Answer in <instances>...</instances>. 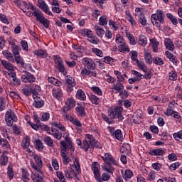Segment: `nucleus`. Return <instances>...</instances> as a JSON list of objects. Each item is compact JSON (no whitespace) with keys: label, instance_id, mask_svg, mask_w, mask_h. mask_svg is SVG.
<instances>
[{"label":"nucleus","instance_id":"58","mask_svg":"<svg viewBox=\"0 0 182 182\" xmlns=\"http://www.w3.org/2000/svg\"><path fill=\"white\" fill-rule=\"evenodd\" d=\"M81 75L83 77L89 76V75H90V70H87L86 68H82L81 70Z\"/></svg>","mask_w":182,"mask_h":182},{"label":"nucleus","instance_id":"16","mask_svg":"<svg viewBox=\"0 0 182 182\" xmlns=\"http://www.w3.org/2000/svg\"><path fill=\"white\" fill-rule=\"evenodd\" d=\"M4 58L7 59L9 62H16V58H15V55L12 54V53L9 52L8 50H4L2 52Z\"/></svg>","mask_w":182,"mask_h":182},{"label":"nucleus","instance_id":"15","mask_svg":"<svg viewBox=\"0 0 182 182\" xmlns=\"http://www.w3.org/2000/svg\"><path fill=\"white\" fill-rule=\"evenodd\" d=\"M67 92H73V87L76 86V82L73 77L67 75L66 77Z\"/></svg>","mask_w":182,"mask_h":182},{"label":"nucleus","instance_id":"50","mask_svg":"<svg viewBox=\"0 0 182 182\" xmlns=\"http://www.w3.org/2000/svg\"><path fill=\"white\" fill-rule=\"evenodd\" d=\"M21 47L23 50L28 52L29 50V47L28 46V42L25 40L21 41Z\"/></svg>","mask_w":182,"mask_h":182},{"label":"nucleus","instance_id":"19","mask_svg":"<svg viewBox=\"0 0 182 182\" xmlns=\"http://www.w3.org/2000/svg\"><path fill=\"white\" fill-rule=\"evenodd\" d=\"M166 149H152L149 151L150 156H163L166 154Z\"/></svg>","mask_w":182,"mask_h":182},{"label":"nucleus","instance_id":"26","mask_svg":"<svg viewBox=\"0 0 182 182\" xmlns=\"http://www.w3.org/2000/svg\"><path fill=\"white\" fill-rule=\"evenodd\" d=\"M139 22L142 25V26H146L147 25V19L146 18V16H144V14L141 13L139 14Z\"/></svg>","mask_w":182,"mask_h":182},{"label":"nucleus","instance_id":"5","mask_svg":"<svg viewBox=\"0 0 182 182\" xmlns=\"http://www.w3.org/2000/svg\"><path fill=\"white\" fill-rule=\"evenodd\" d=\"M151 21L156 28H160L164 23V12L162 10L156 11V14L151 15Z\"/></svg>","mask_w":182,"mask_h":182},{"label":"nucleus","instance_id":"14","mask_svg":"<svg viewBox=\"0 0 182 182\" xmlns=\"http://www.w3.org/2000/svg\"><path fill=\"white\" fill-rule=\"evenodd\" d=\"M82 64L90 70H95V69L96 68V63H95V61H93V60L89 58H84L82 59Z\"/></svg>","mask_w":182,"mask_h":182},{"label":"nucleus","instance_id":"31","mask_svg":"<svg viewBox=\"0 0 182 182\" xmlns=\"http://www.w3.org/2000/svg\"><path fill=\"white\" fill-rule=\"evenodd\" d=\"M139 43L141 46H146L147 45V38L145 36H139Z\"/></svg>","mask_w":182,"mask_h":182},{"label":"nucleus","instance_id":"63","mask_svg":"<svg viewBox=\"0 0 182 182\" xmlns=\"http://www.w3.org/2000/svg\"><path fill=\"white\" fill-rule=\"evenodd\" d=\"M33 182H43V178L41 174L38 173V175L35 177L33 178Z\"/></svg>","mask_w":182,"mask_h":182},{"label":"nucleus","instance_id":"11","mask_svg":"<svg viewBox=\"0 0 182 182\" xmlns=\"http://www.w3.org/2000/svg\"><path fill=\"white\" fill-rule=\"evenodd\" d=\"M116 43L121 46L122 52H130V48H129V46H126V41L124 38H123V36H117L116 37Z\"/></svg>","mask_w":182,"mask_h":182},{"label":"nucleus","instance_id":"8","mask_svg":"<svg viewBox=\"0 0 182 182\" xmlns=\"http://www.w3.org/2000/svg\"><path fill=\"white\" fill-rule=\"evenodd\" d=\"M35 163H31V166L33 170L38 171L40 174H42V167L43 166L42 163V158L39 156V155L34 156Z\"/></svg>","mask_w":182,"mask_h":182},{"label":"nucleus","instance_id":"54","mask_svg":"<svg viewBox=\"0 0 182 182\" xmlns=\"http://www.w3.org/2000/svg\"><path fill=\"white\" fill-rule=\"evenodd\" d=\"M100 25L102 26L107 25V18H106V16H102L100 18Z\"/></svg>","mask_w":182,"mask_h":182},{"label":"nucleus","instance_id":"24","mask_svg":"<svg viewBox=\"0 0 182 182\" xmlns=\"http://www.w3.org/2000/svg\"><path fill=\"white\" fill-rule=\"evenodd\" d=\"M51 132L52 136H53V137L57 140H60V139H62V132H59V130L54 127H51Z\"/></svg>","mask_w":182,"mask_h":182},{"label":"nucleus","instance_id":"3","mask_svg":"<svg viewBox=\"0 0 182 182\" xmlns=\"http://www.w3.org/2000/svg\"><path fill=\"white\" fill-rule=\"evenodd\" d=\"M100 165L97 162H93L92 164V170L94 173V177L97 182L109 181L110 175L107 173H104L100 178Z\"/></svg>","mask_w":182,"mask_h":182},{"label":"nucleus","instance_id":"37","mask_svg":"<svg viewBox=\"0 0 182 182\" xmlns=\"http://www.w3.org/2000/svg\"><path fill=\"white\" fill-rule=\"evenodd\" d=\"M61 157H63L64 164L65 166H68V164H69V163L70 162V159L69 158V156H68L66 153L61 152Z\"/></svg>","mask_w":182,"mask_h":182},{"label":"nucleus","instance_id":"41","mask_svg":"<svg viewBox=\"0 0 182 182\" xmlns=\"http://www.w3.org/2000/svg\"><path fill=\"white\" fill-rule=\"evenodd\" d=\"M114 75L117 76V82H124V77H123V75H122V73L119 71L115 70Z\"/></svg>","mask_w":182,"mask_h":182},{"label":"nucleus","instance_id":"27","mask_svg":"<svg viewBox=\"0 0 182 182\" xmlns=\"http://www.w3.org/2000/svg\"><path fill=\"white\" fill-rule=\"evenodd\" d=\"M150 42L153 48V51L155 53L157 52L159 50V41H157V40H156L155 38H151L150 39Z\"/></svg>","mask_w":182,"mask_h":182},{"label":"nucleus","instance_id":"32","mask_svg":"<svg viewBox=\"0 0 182 182\" xmlns=\"http://www.w3.org/2000/svg\"><path fill=\"white\" fill-rule=\"evenodd\" d=\"M136 64L138 68L141 70H143L145 73H147V66H146V64H144V62L138 60V62H136Z\"/></svg>","mask_w":182,"mask_h":182},{"label":"nucleus","instance_id":"38","mask_svg":"<svg viewBox=\"0 0 182 182\" xmlns=\"http://www.w3.org/2000/svg\"><path fill=\"white\" fill-rule=\"evenodd\" d=\"M34 55H36V56H39V58H46V52H45L43 50H38L34 51Z\"/></svg>","mask_w":182,"mask_h":182},{"label":"nucleus","instance_id":"21","mask_svg":"<svg viewBox=\"0 0 182 182\" xmlns=\"http://www.w3.org/2000/svg\"><path fill=\"white\" fill-rule=\"evenodd\" d=\"M164 43L166 49L171 51L174 50V44L173 43V41L170 38H165Z\"/></svg>","mask_w":182,"mask_h":182},{"label":"nucleus","instance_id":"56","mask_svg":"<svg viewBox=\"0 0 182 182\" xmlns=\"http://www.w3.org/2000/svg\"><path fill=\"white\" fill-rule=\"evenodd\" d=\"M133 177V172L130 169L125 171V174L124 175V178H131Z\"/></svg>","mask_w":182,"mask_h":182},{"label":"nucleus","instance_id":"29","mask_svg":"<svg viewBox=\"0 0 182 182\" xmlns=\"http://www.w3.org/2000/svg\"><path fill=\"white\" fill-rule=\"evenodd\" d=\"M43 141L48 147H53V139L49 136H46L43 139Z\"/></svg>","mask_w":182,"mask_h":182},{"label":"nucleus","instance_id":"57","mask_svg":"<svg viewBox=\"0 0 182 182\" xmlns=\"http://www.w3.org/2000/svg\"><path fill=\"white\" fill-rule=\"evenodd\" d=\"M77 112L80 116H86V112H85V108L83 107H77Z\"/></svg>","mask_w":182,"mask_h":182},{"label":"nucleus","instance_id":"45","mask_svg":"<svg viewBox=\"0 0 182 182\" xmlns=\"http://www.w3.org/2000/svg\"><path fill=\"white\" fill-rule=\"evenodd\" d=\"M22 178L23 181L28 182L29 181V173L26 170L22 171Z\"/></svg>","mask_w":182,"mask_h":182},{"label":"nucleus","instance_id":"18","mask_svg":"<svg viewBox=\"0 0 182 182\" xmlns=\"http://www.w3.org/2000/svg\"><path fill=\"white\" fill-rule=\"evenodd\" d=\"M33 97L34 99V102L33 103V106H34V107H36L37 109H41V107H43V106L45 105V102H43V100H41V98L35 97V95H33Z\"/></svg>","mask_w":182,"mask_h":182},{"label":"nucleus","instance_id":"20","mask_svg":"<svg viewBox=\"0 0 182 182\" xmlns=\"http://www.w3.org/2000/svg\"><path fill=\"white\" fill-rule=\"evenodd\" d=\"M8 154H9V152H8V151H4L2 153L0 158V164L1 166H6V164H8Z\"/></svg>","mask_w":182,"mask_h":182},{"label":"nucleus","instance_id":"64","mask_svg":"<svg viewBox=\"0 0 182 182\" xmlns=\"http://www.w3.org/2000/svg\"><path fill=\"white\" fill-rule=\"evenodd\" d=\"M29 139H26L22 141L21 146L23 149H28L29 148Z\"/></svg>","mask_w":182,"mask_h":182},{"label":"nucleus","instance_id":"4","mask_svg":"<svg viewBox=\"0 0 182 182\" xmlns=\"http://www.w3.org/2000/svg\"><path fill=\"white\" fill-rule=\"evenodd\" d=\"M102 159L104 160L105 163H107V164L109 166V168H106V166L102 165V170H104V171H107V173H113L114 171V168L112 166V164H116V160H114V158H113L112 154L109 153H105V156H102Z\"/></svg>","mask_w":182,"mask_h":182},{"label":"nucleus","instance_id":"44","mask_svg":"<svg viewBox=\"0 0 182 182\" xmlns=\"http://www.w3.org/2000/svg\"><path fill=\"white\" fill-rule=\"evenodd\" d=\"M132 75H134V76H136V79H144V75L134 70H132L131 71Z\"/></svg>","mask_w":182,"mask_h":182},{"label":"nucleus","instance_id":"13","mask_svg":"<svg viewBox=\"0 0 182 182\" xmlns=\"http://www.w3.org/2000/svg\"><path fill=\"white\" fill-rule=\"evenodd\" d=\"M55 63L57 69H58L59 72H61V73H65V70L66 68H65V65L63 64V60L59 55L55 56Z\"/></svg>","mask_w":182,"mask_h":182},{"label":"nucleus","instance_id":"1","mask_svg":"<svg viewBox=\"0 0 182 182\" xmlns=\"http://www.w3.org/2000/svg\"><path fill=\"white\" fill-rule=\"evenodd\" d=\"M31 9H32L33 13L31 11H28L26 13L27 16H35L36 18L37 21L40 22V23H42L43 25L44 28L48 29L49 28V25L50 22L48 18H46L45 16H43V13L39 10V9H37L36 7L33 6L31 4H30Z\"/></svg>","mask_w":182,"mask_h":182},{"label":"nucleus","instance_id":"61","mask_svg":"<svg viewBox=\"0 0 182 182\" xmlns=\"http://www.w3.org/2000/svg\"><path fill=\"white\" fill-rule=\"evenodd\" d=\"M50 117V114L48 112H45L42 114L41 120L42 122H48Z\"/></svg>","mask_w":182,"mask_h":182},{"label":"nucleus","instance_id":"62","mask_svg":"<svg viewBox=\"0 0 182 182\" xmlns=\"http://www.w3.org/2000/svg\"><path fill=\"white\" fill-rule=\"evenodd\" d=\"M180 167V163L176 162L170 165L169 168L170 170H172L174 171L176 168H178Z\"/></svg>","mask_w":182,"mask_h":182},{"label":"nucleus","instance_id":"17","mask_svg":"<svg viewBox=\"0 0 182 182\" xmlns=\"http://www.w3.org/2000/svg\"><path fill=\"white\" fill-rule=\"evenodd\" d=\"M1 65L6 69V70H10L11 72H14L15 70V67L12 63L5 60H1Z\"/></svg>","mask_w":182,"mask_h":182},{"label":"nucleus","instance_id":"30","mask_svg":"<svg viewBox=\"0 0 182 182\" xmlns=\"http://www.w3.org/2000/svg\"><path fill=\"white\" fill-rule=\"evenodd\" d=\"M21 92L25 96H31V95H32V89L29 87V85H26L25 87L21 90Z\"/></svg>","mask_w":182,"mask_h":182},{"label":"nucleus","instance_id":"2","mask_svg":"<svg viewBox=\"0 0 182 182\" xmlns=\"http://www.w3.org/2000/svg\"><path fill=\"white\" fill-rule=\"evenodd\" d=\"M108 116L105 114L102 115V118L108 123V124H112L113 123V119H118L119 122H123V115H122V107H116V108H111L108 110Z\"/></svg>","mask_w":182,"mask_h":182},{"label":"nucleus","instance_id":"51","mask_svg":"<svg viewBox=\"0 0 182 182\" xmlns=\"http://www.w3.org/2000/svg\"><path fill=\"white\" fill-rule=\"evenodd\" d=\"M56 175H57V177L59 178L60 181L66 182V178H65V176L63 175V172L57 171Z\"/></svg>","mask_w":182,"mask_h":182},{"label":"nucleus","instance_id":"7","mask_svg":"<svg viewBox=\"0 0 182 182\" xmlns=\"http://www.w3.org/2000/svg\"><path fill=\"white\" fill-rule=\"evenodd\" d=\"M11 50L15 57L16 63L21 65V66H23L25 65V63L23 62V59H22V58H21V55H19L21 48H19V46H18L15 43H13L11 46Z\"/></svg>","mask_w":182,"mask_h":182},{"label":"nucleus","instance_id":"39","mask_svg":"<svg viewBox=\"0 0 182 182\" xmlns=\"http://www.w3.org/2000/svg\"><path fill=\"white\" fill-rule=\"evenodd\" d=\"M74 165L75 167V171H77L78 174L81 173L82 171L80 169V164L79 163V159L77 158L75 159Z\"/></svg>","mask_w":182,"mask_h":182},{"label":"nucleus","instance_id":"35","mask_svg":"<svg viewBox=\"0 0 182 182\" xmlns=\"http://www.w3.org/2000/svg\"><path fill=\"white\" fill-rule=\"evenodd\" d=\"M114 137L117 140L122 141L123 140V134H122V130L117 129L115 131Z\"/></svg>","mask_w":182,"mask_h":182},{"label":"nucleus","instance_id":"42","mask_svg":"<svg viewBox=\"0 0 182 182\" xmlns=\"http://www.w3.org/2000/svg\"><path fill=\"white\" fill-rule=\"evenodd\" d=\"M92 51L97 56H99L100 58H103V52L100 49L97 48H92Z\"/></svg>","mask_w":182,"mask_h":182},{"label":"nucleus","instance_id":"36","mask_svg":"<svg viewBox=\"0 0 182 182\" xmlns=\"http://www.w3.org/2000/svg\"><path fill=\"white\" fill-rule=\"evenodd\" d=\"M144 59L145 62L149 65H151V63H153V60H151V54L150 53L145 52Z\"/></svg>","mask_w":182,"mask_h":182},{"label":"nucleus","instance_id":"33","mask_svg":"<svg viewBox=\"0 0 182 182\" xmlns=\"http://www.w3.org/2000/svg\"><path fill=\"white\" fill-rule=\"evenodd\" d=\"M166 17L168 18V19H170L173 25H177V23H178L177 18H176V16H173V14L168 13L166 14Z\"/></svg>","mask_w":182,"mask_h":182},{"label":"nucleus","instance_id":"28","mask_svg":"<svg viewBox=\"0 0 182 182\" xmlns=\"http://www.w3.org/2000/svg\"><path fill=\"white\" fill-rule=\"evenodd\" d=\"M76 97L77 99H79V100H86V95L82 90H78L77 91Z\"/></svg>","mask_w":182,"mask_h":182},{"label":"nucleus","instance_id":"22","mask_svg":"<svg viewBox=\"0 0 182 182\" xmlns=\"http://www.w3.org/2000/svg\"><path fill=\"white\" fill-rule=\"evenodd\" d=\"M53 97H55V99H60L62 96H63V94L62 93V90L59 87H55L53 89Z\"/></svg>","mask_w":182,"mask_h":182},{"label":"nucleus","instance_id":"60","mask_svg":"<svg viewBox=\"0 0 182 182\" xmlns=\"http://www.w3.org/2000/svg\"><path fill=\"white\" fill-rule=\"evenodd\" d=\"M52 166L54 170H59V162L56 159H52Z\"/></svg>","mask_w":182,"mask_h":182},{"label":"nucleus","instance_id":"10","mask_svg":"<svg viewBox=\"0 0 182 182\" xmlns=\"http://www.w3.org/2000/svg\"><path fill=\"white\" fill-rule=\"evenodd\" d=\"M24 75H21V81L23 82V83H33V82H35V80H36V78L35 77V76L32 74H31V73L24 70L23 71Z\"/></svg>","mask_w":182,"mask_h":182},{"label":"nucleus","instance_id":"52","mask_svg":"<svg viewBox=\"0 0 182 182\" xmlns=\"http://www.w3.org/2000/svg\"><path fill=\"white\" fill-rule=\"evenodd\" d=\"M36 146L37 150H43V144L41 139L36 140Z\"/></svg>","mask_w":182,"mask_h":182},{"label":"nucleus","instance_id":"34","mask_svg":"<svg viewBox=\"0 0 182 182\" xmlns=\"http://www.w3.org/2000/svg\"><path fill=\"white\" fill-rule=\"evenodd\" d=\"M89 97L93 105H99L100 103V100L96 95H90Z\"/></svg>","mask_w":182,"mask_h":182},{"label":"nucleus","instance_id":"12","mask_svg":"<svg viewBox=\"0 0 182 182\" xmlns=\"http://www.w3.org/2000/svg\"><path fill=\"white\" fill-rule=\"evenodd\" d=\"M38 6L44 12L45 14H47V15H50V16H53V14L49 11V6L46 4V2L43 0H38Z\"/></svg>","mask_w":182,"mask_h":182},{"label":"nucleus","instance_id":"46","mask_svg":"<svg viewBox=\"0 0 182 182\" xmlns=\"http://www.w3.org/2000/svg\"><path fill=\"white\" fill-rule=\"evenodd\" d=\"M154 63H155V65H159V66H163V65H164V61H163V59L160 58V57H155Z\"/></svg>","mask_w":182,"mask_h":182},{"label":"nucleus","instance_id":"47","mask_svg":"<svg viewBox=\"0 0 182 182\" xmlns=\"http://www.w3.org/2000/svg\"><path fill=\"white\" fill-rule=\"evenodd\" d=\"M95 29L96 33H97V35H98V36H103V35H105V30H103L102 28H100V27H99V26H95Z\"/></svg>","mask_w":182,"mask_h":182},{"label":"nucleus","instance_id":"9","mask_svg":"<svg viewBox=\"0 0 182 182\" xmlns=\"http://www.w3.org/2000/svg\"><path fill=\"white\" fill-rule=\"evenodd\" d=\"M5 120L10 127L14 126V122H18V118L12 111H7L5 114Z\"/></svg>","mask_w":182,"mask_h":182},{"label":"nucleus","instance_id":"40","mask_svg":"<svg viewBox=\"0 0 182 182\" xmlns=\"http://www.w3.org/2000/svg\"><path fill=\"white\" fill-rule=\"evenodd\" d=\"M52 126L54 127H57V129H59L61 132H65L66 129L63 125L60 124V122H52Z\"/></svg>","mask_w":182,"mask_h":182},{"label":"nucleus","instance_id":"6","mask_svg":"<svg viewBox=\"0 0 182 182\" xmlns=\"http://www.w3.org/2000/svg\"><path fill=\"white\" fill-rule=\"evenodd\" d=\"M95 144V138L91 134H86L85 140L81 146L82 149L85 151H87L89 149H93Z\"/></svg>","mask_w":182,"mask_h":182},{"label":"nucleus","instance_id":"59","mask_svg":"<svg viewBox=\"0 0 182 182\" xmlns=\"http://www.w3.org/2000/svg\"><path fill=\"white\" fill-rule=\"evenodd\" d=\"M67 103L68 104V107H70V109L75 107V106L76 105V102L73 98L68 99Z\"/></svg>","mask_w":182,"mask_h":182},{"label":"nucleus","instance_id":"48","mask_svg":"<svg viewBox=\"0 0 182 182\" xmlns=\"http://www.w3.org/2000/svg\"><path fill=\"white\" fill-rule=\"evenodd\" d=\"M173 137L175 140L178 141V140H182V130L176 132V133H174L173 134Z\"/></svg>","mask_w":182,"mask_h":182},{"label":"nucleus","instance_id":"49","mask_svg":"<svg viewBox=\"0 0 182 182\" xmlns=\"http://www.w3.org/2000/svg\"><path fill=\"white\" fill-rule=\"evenodd\" d=\"M91 90L95 95H97L98 96H102L103 95V92H102V90L99 88V87H91Z\"/></svg>","mask_w":182,"mask_h":182},{"label":"nucleus","instance_id":"25","mask_svg":"<svg viewBox=\"0 0 182 182\" xmlns=\"http://www.w3.org/2000/svg\"><path fill=\"white\" fill-rule=\"evenodd\" d=\"M0 146H1V147L4 149V150H8L10 147L9 142L8 141V140L1 138V135H0Z\"/></svg>","mask_w":182,"mask_h":182},{"label":"nucleus","instance_id":"55","mask_svg":"<svg viewBox=\"0 0 182 182\" xmlns=\"http://www.w3.org/2000/svg\"><path fill=\"white\" fill-rule=\"evenodd\" d=\"M65 141H67V144H68V147L70 146V149L71 150V151H75V146H73V145H72V141H70V139L69 138V136H65Z\"/></svg>","mask_w":182,"mask_h":182},{"label":"nucleus","instance_id":"23","mask_svg":"<svg viewBox=\"0 0 182 182\" xmlns=\"http://www.w3.org/2000/svg\"><path fill=\"white\" fill-rule=\"evenodd\" d=\"M115 90V93H117L119 90H124V85L121 82L117 81L116 84L112 85V91Z\"/></svg>","mask_w":182,"mask_h":182},{"label":"nucleus","instance_id":"43","mask_svg":"<svg viewBox=\"0 0 182 182\" xmlns=\"http://www.w3.org/2000/svg\"><path fill=\"white\" fill-rule=\"evenodd\" d=\"M131 55V59L132 60H133V62H139V60L137 59V56L139 55V53H137V51L136 50H132L130 52Z\"/></svg>","mask_w":182,"mask_h":182},{"label":"nucleus","instance_id":"53","mask_svg":"<svg viewBox=\"0 0 182 182\" xmlns=\"http://www.w3.org/2000/svg\"><path fill=\"white\" fill-rule=\"evenodd\" d=\"M168 77L170 80H177V73L175 71H171L168 73Z\"/></svg>","mask_w":182,"mask_h":182}]
</instances>
